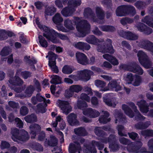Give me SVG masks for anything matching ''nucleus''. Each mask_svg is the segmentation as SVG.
I'll return each mask as SVG.
<instances>
[{
  "mask_svg": "<svg viewBox=\"0 0 153 153\" xmlns=\"http://www.w3.org/2000/svg\"><path fill=\"white\" fill-rule=\"evenodd\" d=\"M87 106L86 102L78 100L74 107L76 109L79 108L82 110L83 114L90 117L94 118L99 116L100 113L98 111L91 108H86Z\"/></svg>",
  "mask_w": 153,
  "mask_h": 153,
  "instance_id": "1",
  "label": "nucleus"
},
{
  "mask_svg": "<svg viewBox=\"0 0 153 153\" xmlns=\"http://www.w3.org/2000/svg\"><path fill=\"white\" fill-rule=\"evenodd\" d=\"M95 84L97 87L101 88L100 90L102 91H105L109 90L118 91L122 89V87L120 86L119 83L115 80L110 82L108 86L105 88L106 83L103 81L97 80L95 81Z\"/></svg>",
  "mask_w": 153,
  "mask_h": 153,
  "instance_id": "2",
  "label": "nucleus"
},
{
  "mask_svg": "<svg viewBox=\"0 0 153 153\" xmlns=\"http://www.w3.org/2000/svg\"><path fill=\"white\" fill-rule=\"evenodd\" d=\"M75 24L79 36L83 37L89 32L90 25L86 21L76 18L75 19Z\"/></svg>",
  "mask_w": 153,
  "mask_h": 153,
  "instance_id": "3",
  "label": "nucleus"
},
{
  "mask_svg": "<svg viewBox=\"0 0 153 153\" xmlns=\"http://www.w3.org/2000/svg\"><path fill=\"white\" fill-rule=\"evenodd\" d=\"M12 138L14 141L18 142H25L28 140L30 137L28 133L24 130L19 131L17 128L11 129Z\"/></svg>",
  "mask_w": 153,
  "mask_h": 153,
  "instance_id": "4",
  "label": "nucleus"
},
{
  "mask_svg": "<svg viewBox=\"0 0 153 153\" xmlns=\"http://www.w3.org/2000/svg\"><path fill=\"white\" fill-rule=\"evenodd\" d=\"M20 75H21L24 78L26 79L30 76L31 74L29 72L25 71L22 72L21 70H18L15 77L10 79L9 80V82L10 83L9 86L11 88H12V85H19L23 83L22 80L18 76Z\"/></svg>",
  "mask_w": 153,
  "mask_h": 153,
  "instance_id": "5",
  "label": "nucleus"
},
{
  "mask_svg": "<svg viewBox=\"0 0 153 153\" xmlns=\"http://www.w3.org/2000/svg\"><path fill=\"white\" fill-rule=\"evenodd\" d=\"M81 3L80 0H70L68 2V7L62 10V14L65 17L71 16L75 11L76 7L79 5Z\"/></svg>",
  "mask_w": 153,
  "mask_h": 153,
  "instance_id": "6",
  "label": "nucleus"
},
{
  "mask_svg": "<svg viewBox=\"0 0 153 153\" xmlns=\"http://www.w3.org/2000/svg\"><path fill=\"white\" fill-rule=\"evenodd\" d=\"M42 101L44 102L43 104L40 103L37 105V108L36 110L37 112L42 113L46 111L45 107L47 106V105L45 103V99L39 94H37L36 97L32 98L31 102L34 105L36 104L38 102Z\"/></svg>",
  "mask_w": 153,
  "mask_h": 153,
  "instance_id": "7",
  "label": "nucleus"
},
{
  "mask_svg": "<svg viewBox=\"0 0 153 153\" xmlns=\"http://www.w3.org/2000/svg\"><path fill=\"white\" fill-rule=\"evenodd\" d=\"M120 69L128 70L140 75H142L143 73V71L142 68L135 63L128 65L122 64L120 65Z\"/></svg>",
  "mask_w": 153,
  "mask_h": 153,
  "instance_id": "8",
  "label": "nucleus"
},
{
  "mask_svg": "<svg viewBox=\"0 0 153 153\" xmlns=\"http://www.w3.org/2000/svg\"><path fill=\"white\" fill-rule=\"evenodd\" d=\"M128 10L131 12L132 16L135 14L136 11L134 8L131 6L123 5L119 7L116 10V13L117 16H126L127 13L126 11Z\"/></svg>",
  "mask_w": 153,
  "mask_h": 153,
  "instance_id": "9",
  "label": "nucleus"
},
{
  "mask_svg": "<svg viewBox=\"0 0 153 153\" xmlns=\"http://www.w3.org/2000/svg\"><path fill=\"white\" fill-rule=\"evenodd\" d=\"M48 35L49 36L50 39L48 38H46L53 43H58L59 42V40L56 39V36H58L63 40H66L68 39L67 36L63 34L58 33L52 29L50 28L48 32Z\"/></svg>",
  "mask_w": 153,
  "mask_h": 153,
  "instance_id": "10",
  "label": "nucleus"
},
{
  "mask_svg": "<svg viewBox=\"0 0 153 153\" xmlns=\"http://www.w3.org/2000/svg\"><path fill=\"white\" fill-rule=\"evenodd\" d=\"M57 57V55L51 52H49L48 55L46 56V58L49 57L48 65L50 67L52 71L56 73L58 72V69L56 65V59Z\"/></svg>",
  "mask_w": 153,
  "mask_h": 153,
  "instance_id": "11",
  "label": "nucleus"
},
{
  "mask_svg": "<svg viewBox=\"0 0 153 153\" xmlns=\"http://www.w3.org/2000/svg\"><path fill=\"white\" fill-rule=\"evenodd\" d=\"M137 56L140 62L145 68H148L151 66V62L144 52L141 51H139L137 53Z\"/></svg>",
  "mask_w": 153,
  "mask_h": 153,
  "instance_id": "12",
  "label": "nucleus"
},
{
  "mask_svg": "<svg viewBox=\"0 0 153 153\" xmlns=\"http://www.w3.org/2000/svg\"><path fill=\"white\" fill-rule=\"evenodd\" d=\"M125 80L128 84H131L135 86L139 85L141 81L140 76L136 75L133 76L132 74L131 73L127 74Z\"/></svg>",
  "mask_w": 153,
  "mask_h": 153,
  "instance_id": "13",
  "label": "nucleus"
},
{
  "mask_svg": "<svg viewBox=\"0 0 153 153\" xmlns=\"http://www.w3.org/2000/svg\"><path fill=\"white\" fill-rule=\"evenodd\" d=\"M56 104L61 108L62 112L65 114H68L71 111L72 108L70 105L69 102L68 101L58 100Z\"/></svg>",
  "mask_w": 153,
  "mask_h": 153,
  "instance_id": "14",
  "label": "nucleus"
},
{
  "mask_svg": "<svg viewBox=\"0 0 153 153\" xmlns=\"http://www.w3.org/2000/svg\"><path fill=\"white\" fill-rule=\"evenodd\" d=\"M106 41L108 44V45H106V46H105V45H98L97 48L98 51L103 53L107 52L111 53H113L114 52V51L111 45V40L108 39Z\"/></svg>",
  "mask_w": 153,
  "mask_h": 153,
  "instance_id": "15",
  "label": "nucleus"
},
{
  "mask_svg": "<svg viewBox=\"0 0 153 153\" xmlns=\"http://www.w3.org/2000/svg\"><path fill=\"white\" fill-rule=\"evenodd\" d=\"M64 25L66 28V29L62 25H58L57 26L58 30L63 32H66L74 29V27L72 25L71 21L68 19H67L64 21Z\"/></svg>",
  "mask_w": 153,
  "mask_h": 153,
  "instance_id": "16",
  "label": "nucleus"
},
{
  "mask_svg": "<svg viewBox=\"0 0 153 153\" xmlns=\"http://www.w3.org/2000/svg\"><path fill=\"white\" fill-rule=\"evenodd\" d=\"M84 92L88 93V95L84 93L81 94L79 99L78 100L83 102L82 100H84L88 102H89L90 101V97L88 95L92 96L93 94V93L91 91V89L90 88L87 86H85L84 88Z\"/></svg>",
  "mask_w": 153,
  "mask_h": 153,
  "instance_id": "17",
  "label": "nucleus"
},
{
  "mask_svg": "<svg viewBox=\"0 0 153 153\" xmlns=\"http://www.w3.org/2000/svg\"><path fill=\"white\" fill-rule=\"evenodd\" d=\"M114 135H111L109 137V139L107 141L106 139L104 138L102 139L101 142L107 143L108 142L109 143V147L110 150L112 151H115L118 149V145L115 143H114L113 141H114Z\"/></svg>",
  "mask_w": 153,
  "mask_h": 153,
  "instance_id": "18",
  "label": "nucleus"
},
{
  "mask_svg": "<svg viewBox=\"0 0 153 153\" xmlns=\"http://www.w3.org/2000/svg\"><path fill=\"white\" fill-rule=\"evenodd\" d=\"M77 62L82 65H86L89 63L87 56L84 53L77 52L76 54Z\"/></svg>",
  "mask_w": 153,
  "mask_h": 153,
  "instance_id": "19",
  "label": "nucleus"
},
{
  "mask_svg": "<svg viewBox=\"0 0 153 153\" xmlns=\"http://www.w3.org/2000/svg\"><path fill=\"white\" fill-rule=\"evenodd\" d=\"M84 141V140L82 138H79L78 139V142H74V144H70L69 147V153H75V149H78L80 147V144H82Z\"/></svg>",
  "mask_w": 153,
  "mask_h": 153,
  "instance_id": "20",
  "label": "nucleus"
},
{
  "mask_svg": "<svg viewBox=\"0 0 153 153\" xmlns=\"http://www.w3.org/2000/svg\"><path fill=\"white\" fill-rule=\"evenodd\" d=\"M80 79L85 81L89 80L90 78V75L93 74V72L91 71L85 69L78 72Z\"/></svg>",
  "mask_w": 153,
  "mask_h": 153,
  "instance_id": "21",
  "label": "nucleus"
},
{
  "mask_svg": "<svg viewBox=\"0 0 153 153\" xmlns=\"http://www.w3.org/2000/svg\"><path fill=\"white\" fill-rule=\"evenodd\" d=\"M91 145L92 146V147L89 148V147L88 146L86 147V148L88 150V151H89V152H91V153H97L96 150L94 147L95 146H97L99 150H100L102 149L104 147V146L102 144L94 141H93L92 142Z\"/></svg>",
  "mask_w": 153,
  "mask_h": 153,
  "instance_id": "22",
  "label": "nucleus"
},
{
  "mask_svg": "<svg viewBox=\"0 0 153 153\" xmlns=\"http://www.w3.org/2000/svg\"><path fill=\"white\" fill-rule=\"evenodd\" d=\"M119 34L121 36L130 40H134L137 39V36L130 32H124L122 30Z\"/></svg>",
  "mask_w": 153,
  "mask_h": 153,
  "instance_id": "23",
  "label": "nucleus"
},
{
  "mask_svg": "<svg viewBox=\"0 0 153 153\" xmlns=\"http://www.w3.org/2000/svg\"><path fill=\"white\" fill-rule=\"evenodd\" d=\"M30 134L31 138H34L36 134V132L41 130V127L38 124H34L30 126Z\"/></svg>",
  "mask_w": 153,
  "mask_h": 153,
  "instance_id": "24",
  "label": "nucleus"
},
{
  "mask_svg": "<svg viewBox=\"0 0 153 153\" xmlns=\"http://www.w3.org/2000/svg\"><path fill=\"white\" fill-rule=\"evenodd\" d=\"M137 105L140 108V111L144 114H146L148 111L147 104L146 101L142 100L137 102Z\"/></svg>",
  "mask_w": 153,
  "mask_h": 153,
  "instance_id": "25",
  "label": "nucleus"
},
{
  "mask_svg": "<svg viewBox=\"0 0 153 153\" xmlns=\"http://www.w3.org/2000/svg\"><path fill=\"white\" fill-rule=\"evenodd\" d=\"M35 22L38 27L42 30L43 31V36L46 38H48L50 39L49 36L48 35V32L50 28L45 26L41 25L38 19H37L36 20Z\"/></svg>",
  "mask_w": 153,
  "mask_h": 153,
  "instance_id": "26",
  "label": "nucleus"
},
{
  "mask_svg": "<svg viewBox=\"0 0 153 153\" xmlns=\"http://www.w3.org/2000/svg\"><path fill=\"white\" fill-rule=\"evenodd\" d=\"M86 40L88 43L93 45H97L99 43H102L103 42V39L100 40L93 35L88 36L86 38Z\"/></svg>",
  "mask_w": 153,
  "mask_h": 153,
  "instance_id": "27",
  "label": "nucleus"
},
{
  "mask_svg": "<svg viewBox=\"0 0 153 153\" xmlns=\"http://www.w3.org/2000/svg\"><path fill=\"white\" fill-rule=\"evenodd\" d=\"M76 116L74 113H71L67 117V121L72 126L77 125L79 122L76 120Z\"/></svg>",
  "mask_w": 153,
  "mask_h": 153,
  "instance_id": "28",
  "label": "nucleus"
},
{
  "mask_svg": "<svg viewBox=\"0 0 153 153\" xmlns=\"http://www.w3.org/2000/svg\"><path fill=\"white\" fill-rule=\"evenodd\" d=\"M138 30L141 31H144L145 33L147 34H149L152 33L151 29L150 28L147 27L143 24L139 23L137 26Z\"/></svg>",
  "mask_w": 153,
  "mask_h": 153,
  "instance_id": "29",
  "label": "nucleus"
},
{
  "mask_svg": "<svg viewBox=\"0 0 153 153\" xmlns=\"http://www.w3.org/2000/svg\"><path fill=\"white\" fill-rule=\"evenodd\" d=\"M102 114L100 117L99 120L101 123H105L110 121L109 118H108L109 116V114L106 111H102Z\"/></svg>",
  "mask_w": 153,
  "mask_h": 153,
  "instance_id": "30",
  "label": "nucleus"
},
{
  "mask_svg": "<svg viewBox=\"0 0 153 153\" xmlns=\"http://www.w3.org/2000/svg\"><path fill=\"white\" fill-rule=\"evenodd\" d=\"M103 57L113 65H117L119 64L118 60L116 58L108 54H105L103 55Z\"/></svg>",
  "mask_w": 153,
  "mask_h": 153,
  "instance_id": "31",
  "label": "nucleus"
},
{
  "mask_svg": "<svg viewBox=\"0 0 153 153\" xmlns=\"http://www.w3.org/2000/svg\"><path fill=\"white\" fill-rule=\"evenodd\" d=\"M74 46L76 48L83 51L88 50L90 48V46L89 45L82 42L77 43Z\"/></svg>",
  "mask_w": 153,
  "mask_h": 153,
  "instance_id": "32",
  "label": "nucleus"
},
{
  "mask_svg": "<svg viewBox=\"0 0 153 153\" xmlns=\"http://www.w3.org/2000/svg\"><path fill=\"white\" fill-rule=\"evenodd\" d=\"M130 106L134 109L135 112V118L139 120H144L145 118L141 116L140 114L136 108V106L134 104L133 102H131L130 104Z\"/></svg>",
  "mask_w": 153,
  "mask_h": 153,
  "instance_id": "33",
  "label": "nucleus"
},
{
  "mask_svg": "<svg viewBox=\"0 0 153 153\" xmlns=\"http://www.w3.org/2000/svg\"><path fill=\"white\" fill-rule=\"evenodd\" d=\"M139 46L141 48L149 50L151 47H153V44L149 41L146 40L142 42Z\"/></svg>",
  "mask_w": 153,
  "mask_h": 153,
  "instance_id": "34",
  "label": "nucleus"
},
{
  "mask_svg": "<svg viewBox=\"0 0 153 153\" xmlns=\"http://www.w3.org/2000/svg\"><path fill=\"white\" fill-rule=\"evenodd\" d=\"M53 21L54 23L58 25L63 22V19L59 13H57L53 17Z\"/></svg>",
  "mask_w": 153,
  "mask_h": 153,
  "instance_id": "35",
  "label": "nucleus"
},
{
  "mask_svg": "<svg viewBox=\"0 0 153 153\" xmlns=\"http://www.w3.org/2000/svg\"><path fill=\"white\" fill-rule=\"evenodd\" d=\"M56 11L55 7L53 6H49L47 7L45 11V16H51Z\"/></svg>",
  "mask_w": 153,
  "mask_h": 153,
  "instance_id": "36",
  "label": "nucleus"
},
{
  "mask_svg": "<svg viewBox=\"0 0 153 153\" xmlns=\"http://www.w3.org/2000/svg\"><path fill=\"white\" fill-rule=\"evenodd\" d=\"M122 109L125 114L130 117H132L134 116L133 113L127 105H123Z\"/></svg>",
  "mask_w": 153,
  "mask_h": 153,
  "instance_id": "37",
  "label": "nucleus"
},
{
  "mask_svg": "<svg viewBox=\"0 0 153 153\" xmlns=\"http://www.w3.org/2000/svg\"><path fill=\"white\" fill-rule=\"evenodd\" d=\"M96 14L97 18L99 19L102 20L103 19L104 13L100 7H97L96 8Z\"/></svg>",
  "mask_w": 153,
  "mask_h": 153,
  "instance_id": "38",
  "label": "nucleus"
},
{
  "mask_svg": "<svg viewBox=\"0 0 153 153\" xmlns=\"http://www.w3.org/2000/svg\"><path fill=\"white\" fill-rule=\"evenodd\" d=\"M74 132L75 134L78 135L84 136L86 135L85 130L82 128H75Z\"/></svg>",
  "mask_w": 153,
  "mask_h": 153,
  "instance_id": "39",
  "label": "nucleus"
},
{
  "mask_svg": "<svg viewBox=\"0 0 153 153\" xmlns=\"http://www.w3.org/2000/svg\"><path fill=\"white\" fill-rule=\"evenodd\" d=\"M51 77L52 79L50 81L51 84H59L61 83V79L59 76L53 75Z\"/></svg>",
  "mask_w": 153,
  "mask_h": 153,
  "instance_id": "40",
  "label": "nucleus"
},
{
  "mask_svg": "<svg viewBox=\"0 0 153 153\" xmlns=\"http://www.w3.org/2000/svg\"><path fill=\"white\" fill-rule=\"evenodd\" d=\"M39 41L40 46L46 48L48 46V42L41 35L38 37Z\"/></svg>",
  "mask_w": 153,
  "mask_h": 153,
  "instance_id": "41",
  "label": "nucleus"
},
{
  "mask_svg": "<svg viewBox=\"0 0 153 153\" xmlns=\"http://www.w3.org/2000/svg\"><path fill=\"white\" fill-rule=\"evenodd\" d=\"M25 121L28 123L36 122L37 120V117L35 115L31 114L27 116L25 118Z\"/></svg>",
  "mask_w": 153,
  "mask_h": 153,
  "instance_id": "42",
  "label": "nucleus"
},
{
  "mask_svg": "<svg viewBox=\"0 0 153 153\" xmlns=\"http://www.w3.org/2000/svg\"><path fill=\"white\" fill-rule=\"evenodd\" d=\"M34 90V88L32 86H30L25 91L26 94L25 96H20V97H30L32 94Z\"/></svg>",
  "mask_w": 153,
  "mask_h": 153,
  "instance_id": "43",
  "label": "nucleus"
},
{
  "mask_svg": "<svg viewBox=\"0 0 153 153\" xmlns=\"http://www.w3.org/2000/svg\"><path fill=\"white\" fill-rule=\"evenodd\" d=\"M70 90H72L73 93L74 92L78 93L81 91L82 89V87L79 85H74L70 87Z\"/></svg>",
  "mask_w": 153,
  "mask_h": 153,
  "instance_id": "44",
  "label": "nucleus"
},
{
  "mask_svg": "<svg viewBox=\"0 0 153 153\" xmlns=\"http://www.w3.org/2000/svg\"><path fill=\"white\" fill-rule=\"evenodd\" d=\"M72 71V68L71 67L68 65L64 66L62 69L63 73L65 74H71Z\"/></svg>",
  "mask_w": 153,
  "mask_h": 153,
  "instance_id": "45",
  "label": "nucleus"
},
{
  "mask_svg": "<svg viewBox=\"0 0 153 153\" xmlns=\"http://www.w3.org/2000/svg\"><path fill=\"white\" fill-rule=\"evenodd\" d=\"M50 140L48 141V144L51 146H55L57 145V140L54 136H52L50 137Z\"/></svg>",
  "mask_w": 153,
  "mask_h": 153,
  "instance_id": "46",
  "label": "nucleus"
},
{
  "mask_svg": "<svg viewBox=\"0 0 153 153\" xmlns=\"http://www.w3.org/2000/svg\"><path fill=\"white\" fill-rule=\"evenodd\" d=\"M56 121L57 122H61L62 123V125H60V128L62 130L63 129L65 126V124L63 118L60 115H59L56 117Z\"/></svg>",
  "mask_w": 153,
  "mask_h": 153,
  "instance_id": "47",
  "label": "nucleus"
},
{
  "mask_svg": "<svg viewBox=\"0 0 153 153\" xmlns=\"http://www.w3.org/2000/svg\"><path fill=\"white\" fill-rule=\"evenodd\" d=\"M100 28L104 31H112L115 29L114 27L110 26H102Z\"/></svg>",
  "mask_w": 153,
  "mask_h": 153,
  "instance_id": "48",
  "label": "nucleus"
},
{
  "mask_svg": "<svg viewBox=\"0 0 153 153\" xmlns=\"http://www.w3.org/2000/svg\"><path fill=\"white\" fill-rule=\"evenodd\" d=\"M91 12L92 10L90 8H88L85 9L84 14V17L85 18L91 17L92 16Z\"/></svg>",
  "mask_w": 153,
  "mask_h": 153,
  "instance_id": "49",
  "label": "nucleus"
},
{
  "mask_svg": "<svg viewBox=\"0 0 153 153\" xmlns=\"http://www.w3.org/2000/svg\"><path fill=\"white\" fill-rule=\"evenodd\" d=\"M108 96V94H105L104 96L103 97V99L104 102L107 105L114 107L116 105V104L114 103L112 104L111 101H110L109 100L106 99V98Z\"/></svg>",
  "mask_w": 153,
  "mask_h": 153,
  "instance_id": "50",
  "label": "nucleus"
},
{
  "mask_svg": "<svg viewBox=\"0 0 153 153\" xmlns=\"http://www.w3.org/2000/svg\"><path fill=\"white\" fill-rule=\"evenodd\" d=\"M10 51V49L9 48L4 47L0 52V54L2 56H6L8 54Z\"/></svg>",
  "mask_w": 153,
  "mask_h": 153,
  "instance_id": "51",
  "label": "nucleus"
},
{
  "mask_svg": "<svg viewBox=\"0 0 153 153\" xmlns=\"http://www.w3.org/2000/svg\"><path fill=\"white\" fill-rule=\"evenodd\" d=\"M74 94V93L73 91L70 90V87L69 89H67L65 91V95L66 97L67 98H70Z\"/></svg>",
  "mask_w": 153,
  "mask_h": 153,
  "instance_id": "52",
  "label": "nucleus"
},
{
  "mask_svg": "<svg viewBox=\"0 0 153 153\" xmlns=\"http://www.w3.org/2000/svg\"><path fill=\"white\" fill-rule=\"evenodd\" d=\"M136 7L138 9H141L145 6L146 4L145 3L140 1H138L135 4Z\"/></svg>",
  "mask_w": 153,
  "mask_h": 153,
  "instance_id": "53",
  "label": "nucleus"
},
{
  "mask_svg": "<svg viewBox=\"0 0 153 153\" xmlns=\"http://www.w3.org/2000/svg\"><path fill=\"white\" fill-rule=\"evenodd\" d=\"M15 121L16 124L17 126L19 128L23 127V124L22 120L18 118L15 119Z\"/></svg>",
  "mask_w": 153,
  "mask_h": 153,
  "instance_id": "54",
  "label": "nucleus"
},
{
  "mask_svg": "<svg viewBox=\"0 0 153 153\" xmlns=\"http://www.w3.org/2000/svg\"><path fill=\"white\" fill-rule=\"evenodd\" d=\"M115 117L116 118L115 123H117V121L120 122L122 120L121 114L118 112L115 114Z\"/></svg>",
  "mask_w": 153,
  "mask_h": 153,
  "instance_id": "55",
  "label": "nucleus"
},
{
  "mask_svg": "<svg viewBox=\"0 0 153 153\" xmlns=\"http://www.w3.org/2000/svg\"><path fill=\"white\" fill-rule=\"evenodd\" d=\"M28 112V109L26 107H22L20 109V114L22 115H26L27 114Z\"/></svg>",
  "mask_w": 153,
  "mask_h": 153,
  "instance_id": "56",
  "label": "nucleus"
},
{
  "mask_svg": "<svg viewBox=\"0 0 153 153\" xmlns=\"http://www.w3.org/2000/svg\"><path fill=\"white\" fill-rule=\"evenodd\" d=\"M141 134L144 135L153 136V131L146 130L142 131Z\"/></svg>",
  "mask_w": 153,
  "mask_h": 153,
  "instance_id": "57",
  "label": "nucleus"
},
{
  "mask_svg": "<svg viewBox=\"0 0 153 153\" xmlns=\"http://www.w3.org/2000/svg\"><path fill=\"white\" fill-rule=\"evenodd\" d=\"M9 105L13 108H19V104L13 101H10L9 102Z\"/></svg>",
  "mask_w": 153,
  "mask_h": 153,
  "instance_id": "58",
  "label": "nucleus"
},
{
  "mask_svg": "<svg viewBox=\"0 0 153 153\" xmlns=\"http://www.w3.org/2000/svg\"><path fill=\"white\" fill-rule=\"evenodd\" d=\"M118 131V133L119 135L121 136H126V135L125 134H123L122 131L123 130V127L121 126H118L117 127Z\"/></svg>",
  "mask_w": 153,
  "mask_h": 153,
  "instance_id": "59",
  "label": "nucleus"
},
{
  "mask_svg": "<svg viewBox=\"0 0 153 153\" xmlns=\"http://www.w3.org/2000/svg\"><path fill=\"white\" fill-rule=\"evenodd\" d=\"M6 34V31L4 30H0V40H3L6 39L4 37Z\"/></svg>",
  "mask_w": 153,
  "mask_h": 153,
  "instance_id": "60",
  "label": "nucleus"
},
{
  "mask_svg": "<svg viewBox=\"0 0 153 153\" xmlns=\"http://www.w3.org/2000/svg\"><path fill=\"white\" fill-rule=\"evenodd\" d=\"M123 21H126L127 23H131L133 22V21L132 19H131L129 18H123L121 20L120 22L122 25H125V23L123 22Z\"/></svg>",
  "mask_w": 153,
  "mask_h": 153,
  "instance_id": "61",
  "label": "nucleus"
},
{
  "mask_svg": "<svg viewBox=\"0 0 153 153\" xmlns=\"http://www.w3.org/2000/svg\"><path fill=\"white\" fill-rule=\"evenodd\" d=\"M95 133L97 135L100 136H102L103 133L100 127L96 128L95 129Z\"/></svg>",
  "mask_w": 153,
  "mask_h": 153,
  "instance_id": "62",
  "label": "nucleus"
},
{
  "mask_svg": "<svg viewBox=\"0 0 153 153\" xmlns=\"http://www.w3.org/2000/svg\"><path fill=\"white\" fill-rule=\"evenodd\" d=\"M10 146V144L8 143L5 141H3L1 142V148L2 149L7 148L9 147Z\"/></svg>",
  "mask_w": 153,
  "mask_h": 153,
  "instance_id": "63",
  "label": "nucleus"
},
{
  "mask_svg": "<svg viewBox=\"0 0 153 153\" xmlns=\"http://www.w3.org/2000/svg\"><path fill=\"white\" fill-rule=\"evenodd\" d=\"M36 61L35 60H34L32 61H30L29 63V66H30V68L32 69V70H34L35 69V67L34 65V64L36 63Z\"/></svg>",
  "mask_w": 153,
  "mask_h": 153,
  "instance_id": "64",
  "label": "nucleus"
}]
</instances>
